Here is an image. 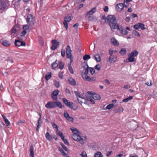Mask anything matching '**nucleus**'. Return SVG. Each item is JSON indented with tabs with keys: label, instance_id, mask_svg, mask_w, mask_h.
Instances as JSON below:
<instances>
[{
	"label": "nucleus",
	"instance_id": "obj_1",
	"mask_svg": "<svg viewBox=\"0 0 157 157\" xmlns=\"http://www.w3.org/2000/svg\"><path fill=\"white\" fill-rule=\"evenodd\" d=\"M105 21L107 24L110 26L111 29H117L121 32L123 29L121 26H119L118 25H117L116 18L115 16L109 15L107 16V18Z\"/></svg>",
	"mask_w": 157,
	"mask_h": 157
},
{
	"label": "nucleus",
	"instance_id": "obj_2",
	"mask_svg": "<svg viewBox=\"0 0 157 157\" xmlns=\"http://www.w3.org/2000/svg\"><path fill=\"white\" fill-rule=\"evenodd\" d=\"M45 107L48 109L58 107L60 108H62L63 106L61 102L58 101H48L45 105Z\"/></svg>",
	"mask_w": 157,
	"mask_h": 157
},
{
	"label": "nucleus",
	"instance_id": "obj_3",
	"mask_svg": "<svg viewBox=\"0 0 157 157\" xmlns=\"http://www.w3.org/2000/svg\"><path fill=\"white\" fill-rule=\"evenodd\" d=\"M72 137L73 140L79 142L82 145L84 144V143L83 140L86 141L87 140V138L86 136L84 137H82L78 134H72Z\"/></svg>",
	"mask_w": 157,
	"mask_h": 157
},
{
	"label": "nucleus",
	"instance_id": "obj_4",
	"mask_svg": "<svg viewBox=\"0 0 157 157\" xmlns=\"http://www.w3.org/2000/svg\"><path fill=\"white\" fill-rule=\"evenodd\" d=\"M63 102L67 107H69L71 109L75 110L78 108V106L74 103L69 101L66 98H62Z\"/></svg>",
	"mask_w": 157,
	"mask_h": 157
},
{
	"label": "nucleus",
	"instance_id": "obj_5",
	"mask_svg": "<svg viewBox=\"0 0 157 157\" xmlns=\"http://www.w3.org/2000/svg\"><path fill=\"white\" fill-rule=\"evenodd\" d=\"M10 6L8 2L6 0H0V10H6Z\"/></svg>",
	"mask_w": 157,
	"mask_h": 157
},
{
	"label": "nucleus",
	"instance_id": "obj_6",
	"mask_svg": "<svg viewBox=\"0 0 157 157\" xmlns=\"http://www.w3.org/2000/svg\"><path fill=\"white\" fill-rule=\"evenodd\" d=\"M72 18L73 17L72 14H68L67 16L64 17L63 24L66 30H67L68 28L67 22H70L72 20Z\"/></svg>",
	"mask_w": 157,
	"mask_h": 157
},
{
	"label": "nucleus",
	"instance_id": "obj_7",
	"mask_svg": "<svg viewBox=\"0 0 157 157\" xmlns=\"http://www.w3.org/2000/svg\"><path fill=\"white\" fill-rule=\"evenodd\" d=\"M67 57L70 59L71 62L73 60V57L71 54L72 51L69 45H68L66 49Z\"/></svg>",
	"mask_w": 157,
	"mask_h": 157
},
{
	"label": "nucleus",
	"instance_id": "obj_8",
	"mask_svg": "<svg viewBox=\"0 0 157 157\" xmlns=\"http://www.w3.org/2000/svg\"><path fill=\"white\" fill-rule=\"evenodd\" d=\"M32 15L31 14L27 15L26 18L27 23L31 26H32L35 23V20L33 18Z\"/></svg>",
	"mask_w": 157,
	"mask_h": 157
},
{
	"label": "nucleus",
	"instance_id": "obj_9",
	"mask_svg": "<svg viewBox=\"0 0 157 157\" xmlns=\"http://www.w3.org/2000/svg\"><path fill=\"white\" fill-rule=\"evenodd\" d=\"M52 45L51 48L53 50H54L56 49L59 45V43L56 40H52Z\"/></svg>",
	"mask_w": 157,
	"mask_h": 157
},
{
	"label": "nucleus",
	"instance_id": "obj_10",
	"mask_svg": "<svg viewBox=\"0 0 157 157\" xmlns=\"http://www.w3.org/2000/svg\"><path fill=\"white\" fill-rule=\"evenodd\" d=\"M59 91L58 90H54L52 93L51 94L52 98L53 100L56 101L57 100V96L58 95Z\"/></svg>",
	"mask_w": 157,
	"mask_h": 157
},
{
	"label": "nucleus",
	"instance_id": "obj_11",
	"mask_svg": "<svg viewBox=\"0 0 157 157\" xmlns=\"http://www.w3.org/2000/svg\"><path fill=\"white\" fill-rule=\"evenodd\" d=\"M117 6L119 9H121V11L123 10L124 7H128L129 6V4H128V5H125V4L124 3V4L122 3H119L117 5Z\"/></svg>",
	"mask_w": 157,
	"mask_h": 157
},
{
	"label": "nucleus",
	"instance_id": "obj_12",
	"mask_svg": "<svg viewBox=\"0 0 157 157\" xmlns=\"http://www.w3.org/2000/svg\"><path fill=\"white\" fill-rule=\"evenodd\" d=\"M68 81L71 85L75 86L76 84V82L75 79L72 77L68 78Z\"/></svg>",
	"mask_w": 157,
	"mask_h": 157
},
{
	"label": "nucleus",
	"instance_id": "obj_13",
	"mask_svg": "<svg viewBox=\"0 0 157 157\" xmlns=\"http://www.w3.org/2000/svg\"><path fill=\"white\" fill-rule=\"evenodd\" d=\"M111 43L115 46H118L119 45V43L118 41L115 38H112L111 39Z\"/></svg>",
	"mask_w": 157,
	"mask_h": 157
},
{
	"label": "nucleus",
	"instance_id": "obj_14",
	"mask_svg": "<svg viewBox=\"0 0 157 157\" xmlns=\"http://www.w3.org/2000/svg\"><path fill=\"white\" fill-rule=\"evenodd\" d=\"M59 61L57 60L53 62L51 65V67L52 69H55L57 68L59 66Z\"/></svg>",
	"mask_w": 157,
	"mask_h": 157
},
{
	"label": "nucleus",
	"instance_id": "obj_15",
	"mask_svg": "<svg viewBox=\"0 0 157 157\" xmlns=\"http://www.w3.org/2000/svg\"><path fill=\"white\" fill-rule=\"evenodd\" d=\"M117 60V57L115 56H110L109 61L110 63L115 62Z\"/></svg>",
	"mask_w": 157,
	"mask_h": 157
},
{
	"label": "nucleus",
	"instance_id": "obj_16",
	"mask_svg": "<svg viewBox=\"0 0 157 157\" xmlns=\"http://www.w3.org/2000/svg\"><path fill=\"white\" fill-rule=\"evenodd\" d=\"M138 54V52L136 50L131 52L128 55L134 57L137 56Z\"/></svg>",
	"mask_w": 157,
	"mask_h": 157
},
{
	"label": "nucleus",
	"instance_id": "obj_17",
	"mask_svg": "<svg viewBox=\"0 0 157 157\" xmlns=\"http://www.w3.org/2000/svg\"><path fill=\"white\" fill-rule=\"evenodd\" d=\"M96 10V7H94L91 9L90 11H88L86 13V15L87 16L88 15H91L94 13Z\"/></svg>",
	"mask_w": 157,
	"mask_h": 157
},
{
	"label": "nucleus",
	"instance_id": "obj_18",
	"mask_svg": "<svg viewBox=\"0 0 157 157\" xmlns=\"http://www.w3.org/2000/svg\"><path fill=\"white\" fill-rule=\"evenodd\" d=\"M34 148L33 145L32 144L30 146V156L31 157H34Z\"/></svg>",
	"mask_w": 157,
	"mask_h": 157
},
{
	"label": "nucleus",
	"instance_id": "obj_19",
	"mask_svg": "<svg viewBox=\"0 0 157 157\" xmlns=\"http://www.w3.org/2000/svg\"><path fill=\"white\" fill-rule=\"evenodd\" d=\"M95 60L97 62H100L101 60V57L100 55L98 54H95L94 55Z\"/></svg>",
	"mask_w": 157,
	"mask_h": 157
},
{
	"label": "nucleus",
	"instance_id": "obj_20",
	"mask_svg": "<svg viewBox=\"0 0 157 157\" xmlns=\"http://www.w3.org/2000/svg\"><path fill=\"white\" fill-rule=\"evenodd\" d=\"M2 44L6 47L9 46L11 44L10 42L9 41L6 40L2 41Z\"/></svg>",
	"mask_w": 157,
	"mask_h": 157
},
{
	"label": "nucleus",
	"instance_id": "obj_21",
	"mask_svg": "<svg viewBox=\"0 0 157 157\" xmlns=\"http://www.w3.org/2000/svg\"><path fill=\"white\" fill-rule=\"evenodd\" d=\"M45 137L46 139L49 141H51L52 139V138L51 135L48 132L46 133L45 134Z\"/></svg>",
	"mask_w": 157,
	"mask_h": 157
},
{
	"label": "nucleus",
	"instance_id": "obj_22",
	"mask_svg": "<svg viewBox=\"0 0 157 157\" xmlns=\"http://www.w3.org/2000/svg\"><path fill=\"white\" fill-rule=\"evenodd\" d=\"M70 129L73 133V134H77L78 133H79V132L76 128L71 127L70 128Z\"/></svg>",
	"mask_w": 157,
	"mask_h": 157
},
{
	"label": "nucleus",
	"instance_id": "obj_23",
	"mask_svg": "<svg viewBox=\"0 0 157 157\" xmlns=\"http://www.w3.org/2000/svg\"><path fill=\"white\" fill-rule=\"evenodd\" d=\"M94 157H103V156L101 152L98 151L95 153Z\"/></svg>",
	"mask_w": 157,
	"mask_h": 157
},
{
	"label": "nucleus",
	"instance_id": "obj_24",
	"mask_svg": "<svg viewBox=\"0 0 157 157\" xmlns=\"http://www.w3.org/2000/svg\"><path fill=\"white\" fill-rule=\"evenodd\" d=\"M59 150L61 154L62 155L64 156H65L66 157H70L69 156L67 155V154H66L63 150V149L60 148L59 147Z\"/></svg>",
	"mask_w": 157,
	"mask_h": 157
},
{
	"label": "nucleus",
	"instance_id": "obj_25",
	"mask_svg": "<svg viewBox=\"0 0 157 157\" xmlns=\"http://www.w3.org/2000/svg\"><path fill=\"white\" fill-rule=\"evenodd\" d=\"M82 77L85 80L89 81L90 80V77L86 75H82Z\"/></svg>",
	"mask_w": 157,
	"mask_h": 157
},
{
	"label": "nucleus",
	"instance_id": "obj_26",
	"mask_svg": "<svg viewBox=\"0 0 157 157\" xmlns=\"http://www.w3.org/2000/svg\"><path fill=\"white\" fill-rule=\"evenodd\" d=\"M52 77V74L51 72L48 73L45 75V78L47 81L49 80Z\"/></svg>",
	"mask_w": 157,
	"mask_h": 157
},
{
	"label": "nucleus",
	"instance_id": "obj_27",
	"mask_svg": "<svg viewBox=\"0 0 157 157\" xmlns=\"http://www.w3.org/2000/svg\"><path fill=\"white\" fill-rule=\"evenodd\" d=\"M74 93L76 97V98H77L78 101H79V100L78 99V97L81 98V99L82 97L81 96L79 92H78L77 91H75L74 92Z\"/></svg>",
	"mask_w": 157,
	"mask_h": 157
},
{
	"label": "nucleus",
	"instance_id": "obj_28",
	"mask_svg": "<svg viewBox=\"0 0 157 157\" xmlns=\"http://www.w3.org/2000/svg\"><path fill=\"white\" fill-rule=\"evenodd\" d=\"M92 96L93 98L95 100H99L101 98L100 96L98 94H94Z\"/></svg>",
	"mask_w": 157,
	"mask_h": 157
},
{
	"label": "nucleus",
	"instance_id": "obj_29",
	"mask_svg": "<svg viewBox=\"0 0 157 157\" xmlns=\"http://www.w3.org/2000/svg\"><path fill=\"white\" fill-rule=\"evenodd\" d=\"M68 70L70 73L72 74H74V71L73 70V69L72 67L71 64H68Z\"/></svg>",
	"mask_w": 157,
	"mask_h": 157
},
{
	"label": "nucleus",
	"instance_id": "obj_30",
	"mask_svg": "<svg viewBox=\"0 0 157 157\" xmlns=\"http://www.w3.org/2000/svg\"><path fill=\"white\" fill-rule=\"evenodd\" d=\"M64 65V63L62 62L61 61L60 62H59V68H60L61 70L63 68Z\"/></svg>",
	"mask_w": 157,
	"mask_h": 157
},
{
	"label": "nucleus",
	"instance_id": "obj_31",
	"mask_svg": "<svg viewBox=\"0 0 157 157\" xmlns=\"http://www.w3.org/2000/svg\"><path fill=\"white\" fill-rule=\"evenodd\" d=\"M91 57L90 55L88 54H86L83 57V59L84 60H86L88 59H90Z\"/></svg>",
	"mask_w": 157,
	"mask_h": 157
},
{
	"label": "nucleus",
	"instance_id": "obj_32",
	"mask_svg": "<svg viewBox=\"0 0 157 157\" xmlns=\"http://www.w3.org/2000/svg\"><path fill=\"white\" fill-rule=\"evenodd\" d=\"M133 98L132 96H130L129 97L125 98L122 100V102H127L129 100L132 99Z\"/></svg>",
	"mask_w": 157,
	"mask_h": 157
},
{
	"label": "nucleus",
	"instance_id": "obj_33",
	"mask_svg": "<svg viewBox=\"0 0 157 157\" xmlns=\"http://www.w3.org/2000/svg\"><path fill=\"white\" fill-rule=\"evenodd\" d=\"M21 41L19 40H15V44L17 46H21Z\"/></svg>",
	"mask_w": 157,
	"mask_h": 157
},
{
	"label": "nucleus",
	"instance_id": "obj_34",
	"mask_svg": "<svg viewBox=\"0 0 157 157\" xmlns=\"http://www.w3.org/2000/svg\"><path fill=\"white\" fill-rule=\"evenodd\" d=\"M82 67L84 68H86L87 67H88V66L87 64V62H84L82 64Z\"/></svg>",
	"mask_w": 157,
	"mask_h": 157
},
{
	"label": "nucleus",
	"instance_id": "obj_35",
	"mask_svg": "<svg viewBox=\"0 0 157 157\" xmlns=\"http://www.w3.org/2000/svg\"><path fill=\"white\" fill-rule=\"evenodd\" d=\"M126 50L124 48H122L120 51V53L121 55L125 54L126 53Z\"/></svg>",
	"mask_w": 157,
	"mask_h": 157
},
{
	"label": "nucleus",
	"instance_id": "obj_36",
	"mask_svg": "<svg viewBox=\"0 0 157 157\" xmlns=\"http://www.w3.org/2000/svg\"><path fill=\"white\" fill-rule=\"evenodd\" d=\"M128 59L129 62H134V61L135 58L131 56H130V55H128Z\"/></svg>",
	"mask_w": 157,
	"mask_h": 157
},
{
	"label": "nucleus",
	"instance_id": "obj_37",
	"mask_svg": "<svg viewBox=\"0 0 157 157\" xmlns=\"http://www.w3.org/2000/svg\"><path fill=\"white\" fill-rule=\"evenodd\" d=\"M132 33L134 34L135 36H137L140 37V33L137 31L135 30H133L132 32Z\"/></svg>",
	"mask_w": 157,
	"mask_h": 157
},
{
	"label": "nucleus",
	"instance_id": "obj_38",
	"mask_svg": "<svg viewBox=\"0 0 157 157\" xmlns=\"http://www.w3.org/2000/svg\"><path fill=\"white\" fill-rule=\"evenodd\" d=\"M139 28H140L142 30H144L145 29L144 25L141 23H139Z\"/></svg>",
	"mask_w": 157,
	"mask_h": 157
},
{
	"label": "nucleus",
	"instance_id": "obj_39",
	"mask_svg": "<svg viewBox=\"0 0 157 157\" xmlns=\"http://www.w3.org/2000/svg\"><path fill=\"white\" fill-rule=\"evenodd\" d=\"M114 106V105L113 104H111L108 105L106 106V109H110L112 108Z\"/></svg>",
	"mask_w": 157,
	"mask_h": 157
},
{
	"label": "nucleus",
	"instance_id": "obj_40",
	"mask_svg": "<svg viewBox=\"0 0 157 157\" xmlns=\"http://www.w3.org/2000/svg\"><path fill=\"white\" fill-rule=\"evenodd\" d=\"M63 71H60L58 74V76L60 78L62 79L63 76Z\"/></svg>",
	"mask_w": 157,
	"mask_h": 157
},
{
	"label": "nucleus",
	"instance_id": "obj_41",
	"mask_svg": "<svg viewBox=\"0 0 157 157\" xmlns=\"http://www.w3.org/2000/svg\"><path fill=\"white\" fill-rule=\"evenodd\" d=\"M60 145H61L63 149L65 151H67L68 150V149L67 148V147L64 145L62 143H61Z\"/></svg>",
	"mask_w": 157,
	"mask_h": 157
},
{
	"label": "nucleus",
	"instance_id": "obj_42",
	"mask_svg": "<svg viewBox=\"0 0 157 157\" xmlns=\"http://www.w3.org/2000/svg\"><path fill=\"white\" fill-rule=\"evenodd\" d=\"M63 141L64 142L65 144H66L69 145V143L67 140L66 139H65L64 138H63V139H62Z\"/></svg>",
	"mask_w": 157,
	"mask_h": 157
},
{
	"label": "nucleus",
	"instance_id": "obj_43",
	"mask_svg": "<svg viewBox=\"0 0 157 157\" xmlns=\"http://www.w3.org/2000/svg\"><path fill=\"white\" fill-rule=\"evenodd\" d=\"M90 72L91 73L92 75H93L95 72L94 69L93 67H90Z\"/></svg>",
	"mask_w": 157,
	"mask_h": 157
},
{
	"label": "nucleus",
	"instance_id": "obj_44",
	"mask_svg": "<svg viewBox=\"0 0 157 157\" xmlns=\"http://www.w3.org/2000/svg\"><path fill=\"white\" fill-rule=\"evenodd\" d=\"M58 134L60 137L62 139L64 138V136L63 135V133L61 131H59L58 133Z\"/></svg>",
	"mask_w": 157,
	"mask_h": 157
},
{
	"label": "nucleus",
	"instance_id": "obj_45",
	"mask_svg": "<svg viewBox=\"0 0 157 157\" xmlns=\"http://www.w3.org/2000/svg\"><path fill=\"white\" fill-rule=\"evenodd\" d=\"M27 33L26 30H23L21 32V36L22 37L25 35Z\"/></svg>",
	"mask_w": 157,
	"mask_h": 157
},
{
	"label": "nucleus",
	"instance_id": "obj_46",
	"mask_svg": "<svg viewBox=\"0 0 157 157\" xmlns=\"http://www.w3.org/2000/svg\"><path fill=\"white\" fill-rule=\"evenodd\" d=\"M121 33L124 35H126L128 33V32L125 29H123Z\"/></svg>",
	"mask_w": 157,
	"mask_h": 157
},
{
	"label": "nucleus",
	"instance_id": "obj_47",
	"mask_svg": "<svg viewBox=\"0 0 157 157\" xmlns=\"http://www.w3.org/2000/svg\"><path fill=\"white\" fill-rule=\"evenodd\" d=\"M81 156L82 157H87V155L86 153L84 151H82V153L81 154Z\"/></svg>",
	"mask_w": 157,
	"mask_h": 157
},
{
	"label": "nucleus",
	"instance_id": "obj_48",
	"mask_svg": "<svg viewBox=\"0 0 157 157\" xmlns=\"http://www.w3.org/2000/svg\"><path fill=\"white\" fill-rule=\"evenodd\" d=\"M66 119L68 121H70L71 122H73L74 120L73 118L72 117H70V116H69L67 118H66Z\"/></svg>",
	"mask_w": 157,
	"mask_h": 157
},
{
	"label": "nucleus",
	"instance_id": "obj_49",
	"mask_svg": "<svg viewBox=\"0 0 157 157\" xmlns=\"http://www.w3.org/2000/svg\"><path fill=\"white\" fill-rule=\"evenodd\" d=\"M63 115L66 119L69 116V114L66 111H64V112Z\"/></svg>",
	"mask_w": 157,
	"mask_h": 157
},
{
	"label": "nucleus",
	"instance_id": "obj_50",
	"mask_svg": "<svg viewBox=\"0 0 157 157\" xmlns=\"http://www.w3.org/2000/svg\"><path fill=\"white\" fill-rule=\"evenodd\" d=\"M65 50L63 49H62L61 51V56L63 57H64L65 56Z\"/></svg>",
	"mask_w": 157,
	"mask_h": 157
},
{
	"label": "nucleus",
	"instance_id": "obj_51",
	"mask_svg": "<svg viewBox=\"0 0 157 157\" xmlns=\"http://www.w3.org/2000/svg\"><path fill=\"white\" fill-rule=\"evenodd\" d=\"M87 99L89 101H90L92 104H95L94 101L91 97H88L87 98Z\"/></svg>",
	"mask_w": 157,
	"mask_h": 157
},
{
	"label": "nucleus",
	"instance_id": "obj_52",
	"mask_svg": "<svg viewBox=\"0 0 157 157\" xmlns=\"http://www.w3.org/2000/svg\"><path fill=\"white\" fill-rule=\"evenodd\" d=\"M84 69H85V72L82 75H87L89 72V67Z\"/></svg>",
	"mask_w": 157,
	"mask_h": 157
},
{
	"label": "nucleus",
	"instance_id": "obj_53",
	"mask_svg": "<svg viewBox=\"0 0 157 157\" xmlns=\"http://www.w3.org/2000/svg\"><path fill=\"white\" fill-rule=\"evenodd\" d=\"M17 30L16 28L13 27L11 29V33L14 34L16 32Z\"/></svg>",
	"mask_w": 157,
	"mask_h": 157
},
{
	"label": "nucleus",
	"instance_id": "obj_54",
	"mask_svg": "<svg viewBox=\"0 0 157 157\" xmlns=\"http://www.w3.org/2000/svg\"><path fill=\"white\" fill-rule=\"evenodd\" d=\"M4 121L6 123V124L7 125V126H9L10 125V122L9 121L8 119H6Z\"/></svg>",
	"mask_w": 157,
	"mask_h": 157
},
{
	"label": "nucleus",
	"instance_id": "obj_55",
	"mask_svg": "<svg viewBox=\"0 0 157 157\" xmlns=\"http://www.w3.org/2000/svg\"><path fill=\"white\" fill-rule=\"evenodd\" d=\"M41 124H39L38 123H37V125L36 126V131L37 132L39 131V128L41 127Z\"/></svg>",
	"mask_w": 157,
	"mask_h": 157
},
{
	"label": "nucleus",
	"instance_id": "obj_56",
	"mask_svg": "<svg viewBox=\"0 0 157 157\" xmlns=\"http://www.w3.org/2000/svg\"><path fill=\"white\" fill-rule=\"evenodd\" d=\"M54 85L57 88H59V83L58 82L56 81L54 82Z\"/></svg>",
	"mask_w": 157,
	"mask_h": 157
},
{
	"label": "nucleus",
	"instance_id": "obj_57",
	"mask_svg": "<svg viewBox=\"0 0 157 157\" xmlns=\"http://www.w3.org/2000/svg\"><path fill=\"white\" fill-rule=\"evenodd\" d=\"M96 78L95 77H92L91 78L90 77V80H89V81L92 82L96 80Z\"/></svg>",
	"mask_w": 157,
	"mask_h": 157
},
{
	"label": "nucleus",
	"instance_id": "obj_58",
	"mask_svg": "<svg viewBox=\"0 0 157 157\" xmlns=\"http://www.w3.org/2000/svg\"><path fill=\"white\" fill-rule=\"evenodd\" d=\"M95 69L98 71L100 70V65L99 64L96 65L94 67Z\"/></svg>",
	"mask_w": 157,
	"mask_h": 157
},
{
	"label": "nucleus",
	"instance_id": "obj_59",
	"mask_svg": "<svg viewBox=\"0 0 157 157\" xmlns=\"http://www.w3.org/2000/svg\"><path fill=\"white\" fill-rule=\"evenodd\" d=\"M109 54L110 56H111L113 55V51L111 49H109Z\"/></svg>",
	"mask_w": 157,
	"mask_h": 157
},
{
	"label": "nucleus",
	"instance_id": "obj_60",
	"mask_svg": "<svg viewBox=\"0 0 157 157\" xmlns=\"http://www.w3.org/2000/svg\"><path fill=\"white\" fill-rule=\"evenodd\" d=\"M5 124L2 121H0V128L2 129L4 127Z\"/></svg>",
	"mask_w": 157,
	"mask_h": 157
},
{
	"label": "nucleus",
	"instance_id": "obj_61",
	"mask_svg": "<svg viewBox=\"0 0 157 157\" xmlns=\"http://www.w3.org/2000/svg\"><path fill=\"white\" fill-rule=\"evenodd\" d=\"M103 9L105 12H108V11L109 8L108 6H106L104 7Z\"/></svg>",
	"mask_w": 157,
	"mask_h": 157
},
{
	"label": "nucleus",
	"instance_id": "obj_62",
	"mask_svg": "<svg viewBox=\"0 0 157 157\" xmlns=\"http://www.w3.org/2000/svg\"><path fill=\"white\" fill-rule=\"evenodd\" d=\"M134 27L135 29H138L139 28V23L137 24H135L134 25Z\"/></svg>",
	"mask_w": 157,
	"mask_h": 157
},
{
	"label": "nucleus",
	"instance_id": "obj_63",
	"mask_svg": "<svg viewBox=\"0 0 157 157\" xmlns=\"http://www.w3.org/2000/svg\"><path fill=\"white\" fill-rule=\"evenodd\" d=\"M29 29V27L28 25H24L23 27V30H26L27 29Z\"/></svg>",
	"mask_w": 157,
	"mask_h": 157
},
{
	"label": "nucleus",
	"instance_id": "obj_64",
	"mask_svg": "<svg viewBox=\"0 0 157 157\" xmlns=\"http://www.w3.org/2000/svg\"><path fill=\"white\" fill-rule=\"evenodd\" d=\"M52 125L53 127L54 128H57V127H58L57 125L55 123H52Z\"/></svg>",
	"mask_w": 157,
	"mask_h": 157
}]
</instances>
